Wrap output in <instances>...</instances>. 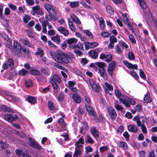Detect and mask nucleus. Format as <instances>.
<instances>
[{"instance_id":"obj_1","label":"nucleus","mask_w":157,"mask_h":157,"mask_svg":"<svg viewBox=\"0 0 157 157\" xmlns=\"http://www.w3.org/2000/svg\"><path fill=\"white\" fill-rule=\"evenodd\" d=\"M50 54L56 62L62 64H68L72 61V59L75 58V56L70 52L66 54L58 51L56 52H50Z\"/></svg>"},{"instance_id":"obj_2","label":"nucleus","mask_w":157,"mask_h":157,"mask_svg":"<svg viewBox=\"0 0 157 157\" xmlns=\"http://www.w3.org/2000/svg\"><path fill=\"white\" fill-rule=\"evenodd\" d=\"M120 101L127 107H129L130 104L134 105L136 103L135 101L129 98L126 95L123 96L121 98H120Z\"/></svg>"},{"instance_id":"obj_3","label":"nucleus","mask_w":157,"mask_h":157,"mask_svg":"<svg viewBox=\"0 0 157 157\" xmlns=\"http://www.w3.org/2000/svg\"><path fill=\"white\" fill-rule=\"evenodd\" d=\"M140 119L141 117H140L136 116L133 118V120L134 121H136L137 125L138 127H140L142 131L144 133L147 134V130L146 126L145 124H141V121L140 120Z\"/></svg>"},{"instance_id":"obj_4","label":"nucleus","mask_w":157,"mask_h":157,"mask_svg":"<svg viewBox=\"0 0 157 157\" xmlns=\"http://www.w3.org/2000/svg\"><path fill=\"white\" fill-rule=\"evenodd\" d=\"M31 13L33 15H35L36 14L42 15L44 14L40 7L38 5L32 7Z\"/></svg>"},{"instance_id":"obj_5","label":"nucleus","mask_w":157,"mask_h":157,"mask_svg":"<svg viewBox=\"0 0 157 157\" xmlns=\"http://www.w3.org/2000/svg\"><path fill=\"white\" fill-rule=\"evenodd\" d=\"M21 46L17 41H14L13 43V52L15 55H18L21 51Z\"/></svg>"},{"instance_id":"obj_6","label":"nucleus","mask_w":157,"mask_h":157,"mask_svg":"<svg viewBox=\"0 0 157 157\" xmlns=\"http://www.w3.org/2000/svg\"><path fill=\"white\" fill-rule=\"evenodd\" d=\"M116 65V62L114 61H112L109 65L107 71L110 76H112L113 75V71Z\"/></svg>"},{"instance_id":"obj_7","label":"nucleus","mask_w":157,"mask_h":157,"mask_svg":"<svg viewBox=\"0 0 157 157\" xmlns=\"http://www.w3.org/2000/svg\"><path fill=\"white\" fill-rule=\"evenodd\" d=\"M44 7L48 13L53 14H56V10L54 7L50 4L46 3L44 5Z\"/></svg>"},{"instance_id":"obj_8","label":"nucleus","mask_w":157,"mask_h":157,"mask_svg":"<svg viewBox=\"0 0 157 157\" xmlns=\"http://www.w3.org/2000/svg\"><path fill=\"white\" fill-rule=\"evenodd\" d=\"M108 112L112 120H115L117 117V113L115 110L112 107H110L107 109Z\"/></svg>"},{"instance_id":"obj_9","label":"nucleus","mask_w":157,"mask_h":157,"mask_svg":"<svg viewBox=\"0 0 157 157\" xmlns=\"http://www.w3.org/2000/svg\"><path fill=\"white\" fill-rule=\"evenodd\" d=\"M85 48L86 50L89 48H94L98 45V43L97 42H86L84 43Z\"/></svg>"},{"instance_id":"obj_10","label":"nucleus","mask_w":157,"mask_h":157,"mask_svg":"<svg viewBox=\"0 0 157 157\" xmlns=\"http://www.w3.org/2000/svg\"><path fill=\"white\" fill-rule=\"evenodd\" d=\"M17 117V116L15 114H7L4 117V119L9 122L15 120Z\"/></svg>"},{"instance_id":"obj_11","label":"nucleus","mask_w":157,"mask_h":157,"mask_svg":"<svg viewBox=\"0 0 157 157\" xmlns=\"http://www.w3.org/2000/svg\"><path fill=\"white\" fill-rule=\"evenodd\" d=\"M29 140V143L31 147L35 149L38 150L40 149L41 147L38 143L34 141L32 139H30Z\"/></svg>"},{"instance_id":"obj_12","label":"nucleus","mask_w":157,"mask_h":157,"mask_svg":"<svg viewBox=\"0 0 157 157\" xmlns=\"http://www.w3.org/2000/svg\"><path fill=\"white\" fill-rule=\"evenodd\" d=\"M123 63L124 65H125L128 68L130 69H135L137 70L138 68V66L136 64L133 65L132 63H129L125 60L123 61Z\"/></svg>"},{"instance_id":"obj_13","label":"nucleus","mask_w":157,"mask_h":157,"mask_svg":"<svg viewBox=\"0 0 157 157\" xmlns=\"http://www.w3.org/2000/svg\"><path fill=\"white\" fill-rule=\"evenodd\" d=\"M45 18L46 20L48 21H55L57 19V18L53 14L51 13L46 15Z\"/></svg>"},{"instance_id":"obj_14","label":"nucleus","mask_w":157,"mask_h":157,"mask_svg":"<svg viewBox=\"0 0 157 157\" xmlns=\"http://www.w3.org/2000/svg\"><path fill=\"white\" fill-rule=\"evenodd\" d=\"M128 130L130 132L136 133L137 132L138 129L137 127L134 124H130L128 126Z\"/></svg>"},{"instance_id":"obj_15","label":"nucleus","mask_w":157,"mask_h":157,"mask_svg":"<svg viewBox=\"0 0 157 157\" xmlns=\"http://www.w3.org/2000/svg\"><path fill=\"white\" fill-rule=\"evenodd\" d=\"M89 82L91 86L95 91L98 92L99 91L98 87L94 80L92 79H90L89 80Z\"/></svg>"},{"instance_id":"obj_16","label":"nucleus","mask_w":157,"mask_h":157,"mask_svg":"<svg viewBox=\"0 0 157 157\" xmlns=\"http://www.w3.org/2000/svg\"><path fill=\"white\" fill-rule=\"evenodd\" d=\"M58 30L64 36H67L69 34V32L64 27H60L58 29Z\"/></svg>"},{"instance_id":"obj_17","label":"nucleus","mask_w":157,"mask_h":157,"mask_svg":"<svg viewBox=\"0 0 157 157\" xmlns=\"http://www.w3.org/2000/svg\"><path fill=\"white\" fill-rule=\"evenodd\" d=\"M88 127L86 122H84L83 123V125L80 128V132L81 134H84L88 129Z\"/></svg>"},{"instance_id":"obj_18","label":"nucleus","mask_w":157,"mask_h":157,"mask_svg":"<svg viewBox=\"0 0 157 157\" xmlns=\"http://www.w3.org/2000/svg\"><path fill=\"white\" fill-rule=\"evenodd\" d=\"M99 71L101 76L103 77L104 79H106L107 78V75L104 68H99Z\"/></svg>"},{"instance_id":"obj_19","label":"nucleus","mask_w":157,"mask_h":157,"mask_svg":"<svg viewBox=\"0 0 157 157\" xmlns=\"http://www.w3.org/2000/svg\"><path fill=\"white\" fill-rule=\"evenodd\" d=\"M85 106L88 113L90 115L94 116L95 112L93 108L89 105H87L86 104H85Z\"/></svg>"},{"instance_id":"obj_20","label":"nucleus","mask_w":157,"mask_h":157,"mask_svg":"<svg viewBox=\"0 0 157 157\" xmlns=\"http://www.w3.org/2000/svg\"><path fill=\"white\" fill-rule=\"evenodd\" d=\"M26 100L31 104H34L36 102V98L34 97L29 96L26 98Z\"/></svg>"},{"instance_id":"obj_21","label":"nucleus","mask_w":157,"mask_h":157,"mask_svg":"<svg viewBox=\"0 0 157 157\" xmlns=\"http://www.w3.org/2000/svg\"><path fill=\"white\" fill-rule=\"evenodd\" d=\"M89 54L90 56L93 59H96L98 56L97 52L94 50L90 51L89 52Z\"/></svg>"},{"instance_id":"obj_22","label":"nucleus","mask_w":157,"mask_h":157,"mask_svg":"<svg viewBox=\"0 0 157 157\" xmlns=\"http://www.w3.org/2000/svg\"><path fill=\"white\" fill-rule=\"evenodd\" d=\"M144 100L147 103H149L151 102V99L150 97V94L148 92H147L145 95Z\"/></svg>"},{"instance_id":"obj_23","label":"nucleus","mask_w":157,"mask_h":157,"mask_svg":"<svg viewBox=\"0 0 157 157\" xmlns=\"http://www.w3.org/2000/svg\"><path fill=\"white\" fill-rule=\"evenodd\" d=\"M50 80L56 81L58 83H60L61 80L60 77L57 75H54L51 76Z\"/></svg>"},{"instance_id":"obj_24","label":"nucleus","mask_w":157,"mask_h":157,"mask_svg":"<svg viewBox=\"0 0 157 157\" xmlns=\"http://www.w3.org/2000/svg\"><path fill=\"white\" fill-rule=\"evenodd\" d=\"M74 100L77 103H79L81 101V98L80 96L77 94H75L72 95Z\"/></svg>"},{"instance_id":"obj_25","label":"nucleus","mask_w":157,"mask_h":157,"mask_svg":"<svg viewBox=\"0 0 157 157\" xmlns=\"http://www.w3.org/2000/svg\"><path fill=\"white\" fill-rule=\"evenodd\" d=\"M76 146L75 150V152L77 153L78 154H81L82 151V144H79L75 145Z\"/></svg>"},{"instance_id":"obj_26","label":"nucleus","mask_w":157,"mask_h":157,"mask_svg":"<svg viewBox=\"0 0 157 157\" xmlns=\"http://www.w3.org/2000/svg\"><path fill=\"white\" fill-rule=\"evenodd\" d=\"M51 39L57 44H59L60 42V39L58 35L51 37Z\"/></svg>"},{"instance_id":"obj_27","label":"nucleus","mask_w":157,"mask_h":157,"mask_svg":"<svg viewBox=\"0 0 157 157\" xmlns=\"http://www.w3.org/2000/svg\"><path fill=\"white\" fill-rule=\"evenodd\" d=\"M91 132L93 136L96 138L99 136L98 132L95 128H93L91 130Z\"/></svg>"},{"instance_id":"obj_28","label":"nucleus","mask_w":157,"mask_h":157,"mask_svg":"<svg viewBox=\"0 0 157 157\" xmlns=\"http://www.w3.org/2000/svg\"><path fill=\"white\" fill-rule=\"evenodd\" d=\"M114 49L116 52L119 54L122 53L123 50L118 45H116L115 46Z\"/></svg>"},{"instance_id":"obj_29","label":"nucleus","mask_w":157,"mask_h":157,"mask_svg":"<svg viewBox=\"0 0 157 157\" xmlns=\"http://www.w3.org/2000/svg\"><path fill=\"white\" fill-rule=\"evenodd\" d=\"M7 63H8L9 66L11 68H14V61L11 58H9L7 60Z\"/></svg>"},{"instance_id":"obj_30","label":"nucleus","mask_w":157,"mask_h":157,"mask_svg":"<svg viewBox=\"0 0 157 157\" xmlns=\"http://www.w3.org/2000/svg\"><path fill=\"white\" fill-rule=\"evenodd\" d=\"M139 5L142 9H145L146 8L147 6L146 3L144 0H138Z\"/></svg>"},{"instance_id":"obj_31","label":"nucleus","mask_w":157,"mask_h":157,"mask_svg":"<svg viewBox=\"0 0 157 157\" xmlns=\"http://www.w3.org/2000/svg\"><path fill=\"white\" fill-rule=\"evenodd\" d=\"M20 41L24 45H26L29 47H30L31 45L29 43V42L27 39H20Z\"/></svg>"},{"instance_id":"obj_32","label":"nucleus","mask_w":157,"mask_h":157,"mask_svg":"<svg viewBox=\"0 0 157 157\" xmlns=\"http://www.w3.org/2000/svg\"><path fill=\"white\" fill-rule=\"evenodd\" d=\"M78 41V40L75 38H71L67 40V43L69 44H72L74 43H76Z\"/></svg>"},{"instance_id":"obj_33","label":"nucleus","mask_w":157,"mask_h":157,"mask_svg":"<svg viewBox=\"0 0 157 157\" xmlns=\"http://www.w3.org/2000/svg\"><path fill=\"white\" fill-rule=\"evenodd\" d=\"M68 22L69 25V27L70 29L72 32H75V28L73 24L72 21H70V19H68Z\"/></svg>"},{"instance_id":"obj_34","label":"nucleus","mask_w":157,"mask_h":157,"mask_svg":"<svg viewBox=\"0 0 157 157\" xmlns=\"http://www.w3.org/2000/svg\"><path fill=\"white\" fill-rule=\"evenodd\" d=\"M119 147L124 149H126L128 148V146L126 143L123 142H120L119 144Z\"/></svg>"},{"instance_id":"obj_35","label":"nucleus","mask_w":157,"mask_h":157,"mask_svg":"<svg viewBox=\"0 0 157 157\" xmlns=\"http://www.w3.org/2000/svg\"><path fill=\"white\" fill-rule=\"evenodd\" d=\"M30 73L32 75H37L40 74L39 71L35 68L31 69Z\"/></svg>"},{"instance_id":"obj_36","label":"nucleus","mask_w":157,"mask_h":157,"mask_svg":"<svg viewBox=\"0 0 157 157\" xmlns=\"http://www.w3.org/2000/svg\"><path fill=\"white\" fill-rule=\"evenodd\" d=\"M114 106L116 109L118 111H121L123 110L122 107L120 105L117 101L114 103Z\"/></svg>"},{"instance_id":"obj_37","label":"nucleus","mask_w":157,"mask_h":157,"mask_svg":"<svg viewBox=\"0 0 157 157\" xmlns=\"http://www.w3.org/2000/svg\"><path fill=\"white\" fill-rule=\"evenodd\" d=\"M100 21V26L101 29H103L105 27V25L104 21L102 17H101L99 19Z\"/></svg>"},{"instance_id":"obj_38","label":"nucleus","mask_w":157,"mask_h":157,"mask_svg":"<svg viewBox=\"0 0 157 157\" xmlns=\"http://www.w3.org/2000/svg\"><path fill=\"white\" fill-rule=\"evenodd\" d=\"M79 3L77 1H74L71 2L70 4V6L72 8H75L78 6Z\"/></svg>"},{"instance_id":"obj_39","label":"nucleus","mask_w":157,"mask_h":157,"mask_svg":"<svg viewBox=\"0 0 157 157\" xmlns=\"http://www.w3.org/2000/svg\"><path fill=\"white\" fill-rule=\"evenodd\" d=\"M36 55H39L40 56H43L44 55L43 50L40 48H38L37 51L36 52Z\"/></svg>"},{"instance_id":"obj_40","label":"nucleus","mask_w":157,"mask_h":157,"mask_svg":"<svg viewBox=\"0 0 157 157\" xmlns=\"http://www.w3.org/2000/svg\"><path fill=\"white\" fill-rule=\"evenodd\" d=\"M58 123L62 127H64L66 126V123L63 119H59L58 121Z\"/></svg>"},{"instance_id":"obj_41","label":"nucleus","mask_w":157,"mask_h":157,"mask_svg":"<svg viewBox=\"0 0 157 157\" xmlns=\"http://www.w3.org/2000/svg\"><path fill=\"white\" fill-rule=\"evenodd\" d=\"M48 106L49 109L51 110H54L55 109V105L51 101H49L48 103Z\"/></svg>"},{"instance_id":"obj_42","label":"nucleus","mask_w":157,"mask_h":157,"mask_svg":"<svg viewBox=\"0 0 157 157\" xmlns=\"http://www.w3.org/2000/svg\"><path fill=\"white\" fill-rule=\"evenodd\" d=\"M49 82L52 85L53 88L54 89L56 90L57 89L58 85L54 80H50Z\"/></svg>"},{"instance_id":"obj_43","label":"nucleus","mask_w":157,"mask_h":157,"mask_svg":"<svg viewBox=\"0 0 157 157\" xmlns=\"http://www.w3.org/2000/svg\"><path fill=\"white\" fill-rule=\"evenodd\" d=\"M84 33L87 36L90 38L92 39L93 37L92 33L90 31L86 30L84 31Z\"/></svg>"},{"instance_id":"obj_44","label":"nucleus","mask_w":157,"mask_h":157,"mask_svg":"<svg viewBox=\"0 0 157 157\" xmlns=\"http://www.w3.org/2000/svg\"><path fill=\"white\" fill-rule=\"evenodd\" d=\"M139 71L140 77L144 79H146V76L142 70L141 69H140Z\"/></svg>"},{"instance_id":"obj_45","label":"nucleus","mask_w":157,"mask_h":157,"mask_svg":"<svg viewBox=\"0 0 157 157\" xmlns=\"http://www.w3.org/2000/svg\"><path fill=\"white\" fill-rule=\"evenodd\" d=\"M86 140L90 143L93 144L94 143V140L89 135H87L86 136Z\"/></svg>"},{"instance_id":"obj_46","label":"nucleus","mask_w":157,"mask_h":157,"mask_svg":"<svg viewBox=\"0 0 157 157\" xmlns=\"http://www.w3.org/2000/svg\"><path fill=\"white\" fill-rule=\"evenodd\" d=\"M25 82V86L27 88H29L32 86V83L30 80H26Z\"/></svg>"},{"instance_id":"obj_47","label":"nucleus","mask_w":157,"mask_h":157,"mask_svg":"<svg viewBox=\"0 0 157 157\" xmlns=\"http://www.w3.org/2000/svg\"><path fill=\"white\" fill-rule=\"evenodd\" d=\"M112 59V56L111 55H107L106 56L105 61L107 62H110Z\"/></svg>"},{"instance_id":"obj_48","label":"nucleus","mask_w":157,"mask_h":157,"mask_svg":"<svg viewBox=\"0 0 157 157\" xmlns=\"http://www.w3.org/2000/svg\"><path fill=\"white\" fill-rule=\"evenodd\" d=\"M119 44H120L123 48H124L126 49L128 48V46L124 42L122 41H119Z\"/></svg>"},{"instance_id":"obj_49","label":"nucleus","mask_w":157,"mask_h":157,"mask_svg":"<svg viewBox=\"0 0 157 157\" xmlns=\"http://www.w3.org/2000/svg\"><path fill=\"white\" fill-rule=\"evenodd\" d=\"M30 19V17L28 15H25L23 17V21L25 23H27Z\"/></svg>"},{"instance_id":"obj_50","label":"nucleus","mask_w":157,"mask_h":157,"mask_svg":"<svg viewBox=\"0 0 157 157\" xmlns=\"http://www.w3.org/2000/svg\"><path fill=\"white\" fill-rule=\"evenodd\" d=\"M19 73L20 75L24 76L28 74L29 72L28 71L25 70L24 69H22L19 71Z\"/></svg>"},{"instance_id":"obj_51","label":"nucleus","mask_w":157,"mask_h":157,"mask_svg":"<svg viewBox=\"0 0 157 157\" xmlns=\"http://www.w3.org/2000/svg\"><path fill=\"white\" fill-rule=\"evenodd\" d=\"M100 68H104L105 63L103 62H97L95 63Z\"/></svg>"},{"instance_id":"obj_52","label":"nucleus","mask_w":157,"mask_h":157,"mask_svg":"<svg viewBox=\"0 0 157 157\" xmlns=\"http://www.w3.org/2000/svg\"><path fill=\"white\" fill-rule=\"evenodd\" d=\"M5 45L6 47H8L10 49H11L12 48V42L11 40L10 41H7V42L5 43Z\"/></svg>"},{"instance_id":"obj_53","label":"nucleus","mask_w":157,"mask_h":157,"mask_svg":"<svg viewBox=\"0 0 157 157\" xmlns=\"http://www.w3.org/2000/svg\"><path fill=\"white\" fill-rule=\"evenodd\" d=\"M73 48H78L81 50H83V46L80 42H78L75 45Z\"/></svg>"},{"instance_id":"obj_54","label":"nucleus","mask_w":157,"mask_h":157,"mask_svg":"<svg viewBox=\"0 0 157 157\" xmlns=\"http://www.w3.org/2000/svg\"><path fill=\"white\" fill-rule=\"evenodd\" d=\"M105 85L109 90L112 91L113 90V87L111 85L109 84L107 82L105 83Z\"/></svg>"},{"instance_id":"obj_55","label":"nucleus","mask_w":157,"mask_h":157,"mask_svg":"<svg viewBox=\"0 0 157 157\" xmlns=\"http://www.w3.org/2000/svg\"><path fill=\"white\" fill-rule=\"evenodd\" d=\"M6 147V144L0 141V150L5 149Z\"/></svg>"},{"instance_id":"obj_56","label":"nucleus","mask_w":157,"mask_h":157,"mask_svg":"<svg viewBox=\"0 0 157 157\" xmlns=\"http://www.w3.org/2000/svg\"><path fill=\"white\" fill-rule=\"evenodd\" d=\"M84 140L82 138H80L79 140L77 141L75 143V145H78L79 144H84Z\"/></svg>"},{"instance_id":"obj_57","label":"nucleus","mask_w":157,"mask_h":157,"mask_svg":"<svg viewBox=\"0 0 157 157\" xmlns=\"http://www.w3.org/2000/svg\"><path fill=\"white\" fill-rule=\"evenodd\" d=\"M128 58L130 60H134L135 58L133 53L132 52H129L128 54Z\"/></svg>"},{"instance_id":"obj_58","label":"nucleus","mask_w":157,"mask_h":157,"mask_svg":"<svg viewBox=\"0 0 157 157\" xmlns=\"http://www.w3.org/2000/svg\"><path fill=\"white\" fill-rule=\"evenodd\" d=\"M109 149L108 147L106 146H102L100 147L99 150L101 152L106 151Z\"/></svg>"},{"instance_id":"obj_59","label":"nucleus","mask_w":157,"mask_h":157,"mask_svg":"<svg viewBox=\"0 0 157 157\" xmlns=\"http://www.w3.org/2000/svg\"><path fill=\"white\" fill-rule=\"evenodd\" d=\"M109 40L110 42L113 43H116L117 42V38L114 36H112L109 38Z\"/></svg>"},{"instance_id":"obj_60","label":"nucleus","mask_w":157,"mask_h":157,"mask_svg":"<svg viewBox=\"0 0 157 157\" xmlns=\"http://www.w3.org/2000/svg\"><path fill=\"white\" fill-rule=\"evenodd\" d=\"M101 35L104 37H108L110 36V34L108 32H102L101 33Z\"/></svg>"},{"instance_id":"obj_61","label":"nucleus","mask_w":157,"mask_h":157,"mask_svg":"<svg viewBox=\"0 0 157 157\" xmlns=\"http://www.w3.org/2000/svg\"><path fill=\"white\" fill-rule=\"evenodd\" d=\"M64 97V94L63 93H60L58 95L57 99L59 101H61Z\"/></svg>"},{"instance_id":"obj_62","label":"nucleus","mask_w":157,"mask_h":157,"mask_svg":"<svg viewBox=\"0 0 157 157\" xmlns=\"http://www.w3.org/2000/svg\"><path fill=\"white\" fill-rule=\"evenodd\" d=\"M15 151L17 155L20 157H22V156L23 155V153H24L23 152H22L21 150H19L17 149H16Z\"/></svg>"},{"instance_id":"obj_63","label":"nucleus","mask_w":157,"mask_h":157,"mask_svg":"<svg viewBox=\"0 0 157 157\" xmlns=\"http://www.w3.org/2000/svg\"><path fill=\"white\" fill-rule=\"evenodd\" d=\"M68 86L70 89H72L73 87L75 85V82L72 81H69L68 82Z\"/></svg>"},{"instance_id":"obj_64","label":"nucleus","mask_w":157,"mask_h":157,"mask_svg":"<svg viewBox=\"0 0 157 157\" xmlns=\"http://www.w3.org/2000/svg\"><path fill=\"white\" fill-rule=\"evenodd\" d=\"M147 157H156L154 151L153 150L151 151L149 153Z\"/></svg>"}]
</instances>
